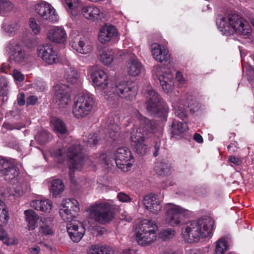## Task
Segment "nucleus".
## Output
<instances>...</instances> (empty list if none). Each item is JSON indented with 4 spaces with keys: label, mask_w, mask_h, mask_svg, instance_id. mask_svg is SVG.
Wrapping results in <instances>:
<instances>
[{
    "label": "nucleus",
    "mask_w": 254,
    "mask_h": 254,
    "mask_svg": "<svg viewBox=\"0 0 254 254\" xmlns=\"http://www.w3.org/2000/svg\"><path fill=\"white\" fill-rule=\"evenodd\" d=\"M193 139L198 143H202L203 142L202 137L198 133H195L194 134Z\"/></svg>",
    "instance_id": "62"
},
{
    "label": "nucleus",
    "mask_w": 254,
    "mask_h": 254,
    "mask_svg": "<svg viewBox=\"0 0 254 254\" xmlns=\"http://www.w3.org/2000/svg\"><path fill=\"white\" fill-rule=\"evenodd\" d=\"M122 254H136V252L130 249H126L123 251Z\"/></svg>",
    "instance_id": "64"
},
{
    "label": "nucleus",
    "mask_w": 254,
    "mask_h": 254,
    "mask_svg": "<svg viewBox=\"0 0 254 254\" xmlns=\"http://www.w3.org/2000/svg\"><path fill=\"white\" fill-rule=\"evenodd\" d=\"M237 146L238 143L237 142H235L233 143H231L230 144H229L227 148L229 151H231L232 152H235L236 151V149H233V148L235 147V148L237 149L238 147Z\"/></svg>",
    "instance_id": "61"
},
{
    "label": "nucleus",
    "mask_w": 254,
    "mask_h": 254,
    "mask_svg": "<svg viewBox=\"0 0 254 254\" xmlns=\"http://www.w3.org/2000/svg\"><path fill=\"white\" fill-rule=\"evenodd\" d=\"M78 202L74 198L64 199L59 208V214L61 218L65 222L69 223L74 221L73 218L79 212Z\"/></svg>",
    "instance_id": "16"
},
{
    "label": "nucleus",
    "mask_w": 254,
    "mask_h": 254,
    "mask_svg": "<svg viewBox=\"0 0 254 254\" xmlns=\"http://www.w3.org/2000/svg\"><path fill=\"white\" fill-rule=\"evenodd\" d=\"M52 135L47 130L42 129L35 135V140L40 144H45L52 138Z\"/></svg>",
    "instance_id": "42"
},
{
    "label": "nucleus",
    "mask_w": 254,
    "mask_h": 254,
    "mask_svg": "<svg viewBox=\"0 0 254 254\" xmlns=\"http://www.w3.org/2000/svg\"><path fill=\"white\" fill-rule=\"evenodd\" d=\"M67 232L74 242H78L83 237L85 228L83 224L77 220L71 221L66 225Z\"/></svg>",
    "instance_id": "26"
},
{
    "label": "nucleus",
    "mask_w": 254,
    "mask_h": 254,
    "mask_svg": "<svg viewBox=\"0 0 254 254\" xmlns=\"http://www.w3.org/2000/svg\"><path fill=\"white\" fill-rule=\"evenodd\" d=\"M35 87L38 91H42L45 88V83L41 79H37L34 81Z\"/></svg>",
    "instance_id": "53"
},
{
    "label": "nucleus",
    "mask_w": 254,
    "mask_h": 254,
    "mask_svg": "<svg viewBox=\"0 0 254 254\" xmlns=\"http://www.w3.org/2000/svg\"><path fill=\"white\" fill-rule=\"evenodd\" d=\"M41 27L36 22L33 21V33L37 35L40 33Z\"/></svg>",
    "instance_id": "60"
},
{
    "label": "nucleus",
    "mask_w": 254,
    "mask_h": 254,
    "mask_svg": "<svg viewBox=\"0 0 254 254\" xmlns=\"http://www.w3.org/2000/svg\"><path fill=\"white\" fill-rule=\"evenodd\" d=\"M80 12L84 18L92 21H101L105 17L100 9L92 4L83 5Z\"/></svg>",
    "instance_id": "25"
},
{
    "label": "nucleus",
    "mask_w": 254,
    "mask_h": 254,
    "mask_svg": "<svg viewBox=\"0 0 254 254\" xmlns=\"http://www.w3.org/2000/svg\"><path fill=\"white\" fill-rule=\"evenodd\" d=\"M9 220V214L4 202L0 199V227L5 226Z\"/></svg>",
    "instance_id": "37"
},
{
    "label": "nucleus",
    "mask_w": 254,
    "mask_h": 254,
    "mask_svg": "<svg viewBox=\"0 0 254 254\" xmlns=\"http://www.w3.org/2000/svg\"><path fill=\"white\" fill-rule=\"evenodd\" d=\"M5 52L8 55L10 62L15 64H22L28 59V54L24 51L22 46L12 40L9 41L5 46Z\"/></svg>",
    "instance_id": "17"
},
{
    "label": "nucleus",
    "mask_w": 254,
    "mask_h": 254,
    "mask_svg": "<svg viewBox=\"0 0 254 254\" xmlns=\"http://www.w3.org/2000/svg\"><path fill=\"white\" fill-rule=\"evenodd\" d=\"M47 37L51 42L63 44L66 41L67 34L63 27L54 26L48 31Z\"/></svg>",
    "instance_id": "28"
},
{
    "label": "nucleus",
    "mask_w": 254,
    "mask_h": 254,
    "mask_svg": "<svg viewBox=\"0 0 254 254\" xmlns=\"http://www.w3.org/2000/svg\"><path fill=\"white\" fill-rule=\"evenodd\" d=\"M186 254H201V251L198 249L187 250Z\"/></svg>",
    "instance_id": "63"
},
{
    "label": "nucleus",
    "mask_w": 254,
    "mask_h": 254,
    "mask_svg": "<svg viewBox=\"0 0 254 254\" xmlns=\"http://www.w3.org/2000/svg\"><path fill=\"white\" fill-rule=\"evenodd\" d=\"M20 26L16 21H8L4 20L1 25L2 32L6 35L13 37L16 35Z\"/></svg>",
    "instance_id": "32"
},
{
    "label": "nucleus",
    "mask_w": 254,
    "mask_h": 254,
    "mask_svg": "<svg viewBox=\"0 0 254 254\" xmlns=\"http://www.w3.org/2000/svg\"><path fill=\"white\" fill-rule=\"evenodd\" d=\"M107 94L106 99L111 105L117 103L119 98L126 100L134 99L137 94V87L134 83L130 81H117L111 85L109 91L106 90Z\"/></svg>",
    "instance_id": "6"
},
{
    "label": "nucleus",
    "mask_w": 254,
    "mask_h": 254,
    "mask_svg": "<svg viewBox=\"0 0 254 254\" xmlns=\"http://www.w3.org/2000/svg\"><path fill=\"white\" fill-rule=\"evenodd\" d=\"M152 75L160 82L162 90L166 93H171L174 89V76L173 73L165 67L157 64L152 69Z\"/></svg>",
    "instance_id": "12"
},
{
    "label": "nucleus",
    "mask_w": 254,
    "mask_h": 254,
    "mask_svg": "<svg viewBox=\"0 0 254 254\" xmlns=\"http://www.w3.org/2000/svg\"><path fill=\"white\" fill-rule=\"evenodd\" d=\"M212 223L211 220L189 221L182 229L181 235L188 243L197 242L200 239L211 235Z\"/></svg>",
    "instance_id": "4"
},
{
    "label": "nucleus",
    "mask_w": 254,
    "mask_h": 254,
    "mask_svg": "<svg viewBox=\"0 0 254 254\" xmlns=\"http://www.w3.org/2000/svg\"><path fill=\"white\" fill-rule=\"evenodd\" d=\"M214 254H224L229 248L227 241L224 238H221L215 242Z\"/></svg>",
    "instance_id": "43"
},
{
    "label": "nucleus",
    "mask_w": 254,
    "mask_h": 254,
    "mask_svg": "<svg viewBox=\"0 0 254 254\" xmlns=\"http://www.w3.org/2000/svg\"><path fill=\"white\" fill-rule=\"evenodd\" d=\"M101 247L98 245H92L88 250V254H101Z\"/></svg>",
    "instance_id": "56"
},
{
    "label": "nucleus",
    "mask_w": 254,
    "mask_h": 254,
    "mask_svg": "<svg viewBox=\"0 0 254 254\" xmlns=\"http://www.w3.org/2000/svg\"><path fill=\"white\" fill-rule=\"evenodd\" d=\"M14 5L9 0H0V15H5L13 10Z\"/></svg>",
    "instance_id": "44"
},
{
    "label": "nucleus",
    "mask_w": 254,
    "mask_h": 254,
    "mask_svg": "<svg viewBox=\"0 0 254 254\" xmlns=\"http://www.w3.org/2000/svg\"><path fill=\"white\" fill-rule=\"evenodd\" d=\"M172 107L176 116L184 121L187 118V114L184 111V108L189 109L191 114L197 112L200 109V105L196 100L191 95L187 97L177 98V101L172 102Z\"/></svg>",
    "instance_id": "13"
},
{
    "label": "nucleus",
    "mask_w": 254,
    "mask_h": 254,
    "mask_svg": "<svg viewBox=\"0 0 254 254\" xmlns=\"http://www.w3.org/2000/svg\"><path fill=\"white\" fill-rule=\"evenodd\" d=\"M154 170L159 176H167L172 171V166L168 161H159L156 163Z\"/></svg>",
    "instance_id": "34"
},
{
    "label": "nucleus",
    "mask_w": 254,
    "mask_h": 254,
    "mask_svg": "<svg viewBox=\"0 0 254 254\" xmlns=\"http://www.w3.org/2000/svg\"><path fill=\"white\" fill-rule=\"evenodd\" d=\"M145 96L146 111L152 115L161 113L166 116L168 112V107L162 101L160 96L156 92L152 87L148 85L145 89Z\"/></svg>",
    "instance_id": "11"
},
{
    "label": "nucleus",
    "mask_w": 254,
    "mask_h": 254,
    "mask_svg": "<svg viewBox=\"0 0 254 254\" xmlns=\"http://www.w3.org/2000/svg\"><path fill=\"white\" fill-rule=\"evenodd\" d=\"M94 105L92 95L88 93H80L75 98L72 107V114L77 119H83L90 115Z\"/></svg>",
    "instance_id": "9"
},
{
    "label": "nucleus",
    "mask_w": 254,
    "mask_h": 254,
    "mask_svg": "<svg viewBox=\"0 0 254 254\" xmlns=\"http://www.w3.org/2000/svg\"><path fill=\"white\" fill-rule=\"evenodd\" d=\"M50 127L53 131L57 134H64L67 131L64 123L61 119L56 117L51 118Z\"/></svg>",
    "instance_id": "33"
},
{
    "label": "nucleus",
    "mask_w": 254,
    "mask_h": 254,
    "mask_svg": "<svg viewBox=\"0 0 254 254\" xmlns=\"http://www.w3.org/2000/svg\"><path fill=\"white\" fill-rule=\"evenodd\" d=\"M176 79L178 84L183 85L187 82V79L180 71H177L176 73Z\"/></svg>",
    "instance_id": "54"
},
{
    "label": "nucleus",
    "mask_w": 254,
    "mask_h": 254,
    "mask_svg": "<svg viewBox=\"0 0 254 254\" xmlns=\"http://www.w3.org/2000/svg\"><path fill=\"white\" fill-rule=\"evenodd\" d=\"M229 161L230 162L238 166L240 165L241 163L240 159L234 156H230L229 158Z\"/></svg>",
    "instance_id": "58"
},
{
    "label": "nucleus",
    "mask_w": 254,
    "mask_h": 254,
    "mask_svg": "<svg viewBox=\"0 0 254 254\" xmlns=\"http://www.w3.org/2000/svg\"><path fill=\"white\" fill-rule=\"evenodd\" d=\"M35 12L43 19L53 23L59 21V16L56 9L45 1L40 2L35 5Z\"/></svg>",
    "instance_id": "20"
},
{
    "label": "nucleus",
    "mask_w": 254,
    "mask_h": 254,
    "mask_svg": "<svg viewBox=\"0 0 254 254\" xmlns=\"http://www.w3.org/2000/svg\"><path fill=\"white\" fill-rule=\"evenodd\" d=\"M13 77L16 82H21L24 78V75L17 70H14L13 71Z\"/></svg>",
    "instance_id": "55"
},
{
    "label": "nucleus",
    "mask_w": 254,
    "mask_h": 254,
    "mask_svg": "<svg viewBox=\"0 0 254 254\" xmlns=\"http://www.w3.org/2000/svg\"><path fill=\"white\" fill-rule=\"evenodd\" d=\"M125 69L129 75L136 76L140 74L143 65L137 58H131L127 62Z\"/></svg>",
    "instance_id": "31"
},
{
    "label": "nucleus",
    "mask_w": 254,
    "mask_h": 254,
    "mask_svg": "<svg viewBox=\"0 0 254 254\" xmlns=\"http://www.w3.org/2000/svg\"><path fill=\"white\" fill-rule=\"evenodd\" d=\"M188 129V126L186 122H179L175 120L172 125V133L173 135H180Z\"/></svg>",
    "instance_id": "40"
},
{
    "label": "nucleus",
    "mask_w": 254,
    "mask_h": 254,
    "mask_svg": "<svg viewBox=\"0 0 254 254\" xmlns=\"http://www.w3.org/2000/svg\"><path fill=\"white\" fill-rule=\"evenodd\" d=\"M24 214L25 215V220L28 223V229L29 230H31L32 224V210L28 209L26 210L24 212Z\"/></svg>",
    "instance_id": "50"
},
{
    "label": "nucleus",
    "mask_w": 254,
    "mask_h": 254,
    "mask_svg": "<svg viewBox=\"0 0 254 254\" xmlns=\"http://www.w3.org/2000/svg\"><path fill=\"white\" fill-rule=\"evenodd\" d=\"M62 4L68 13H72L79 5L80 0H61Z\"/></svg>",
    "instance_id": "45"
},
{
    "label": "nucleus",
    "mask_w": 254,
    "mask_h": 254,
    "mask_svg": "<svg viewBox=\"0 0 254 254\" xmlns=\"http://www.w3.org/2000/svg\"><path fill=\"white\" fill-rule=\"evenodd\" d=\"M33 230L39 227V230L42 235H50L53 233L51 218H46L39 216L33 212Z\"/></svg>",
    "instance_id": "23"
},
{
    "label": "nucleus",
    "mask_w": 254,
    "mask_h": 254,
    "mask_svg": "<svg viewBox=\"0 0 254 254\" xmlns=\"http://www.w3.org/2000/svg\"><path fill=\"white\" fill-rule=\"evenodd\" d=\"M115 52L113 49H106L100 52L99 59L100 61L106 65L111 64L114 58Z\"/></svg>",
    "instance_id": "35"
},
{
    "label": "nucleus",
    "mask_w": 254,
    "mask_h": 254,
    "mask_svg": "<svg viewBox=\"0 0 254 254\" xmlns=\"http://www.w3.org/2000/svg\"><path fill=\"white\" fill-rule=\"evenodd\" d=\"M90 74L96 90L99 93L102 92L101 94H103L106 99L107 96L106 90L109 91L112 85V83H108L107 74L104 70L98 69H93L91 70Z\"/></svg>",
    "instance_id": "18"
},
{
    "label": "nucleus",
    "mask_w": 254,
    "mask_h": 254,
    "mask_svg": "<svg viewBox=\"0 0 254 254\" xmlns=\"http://www.w3.org/2000/svg\"><path fill=\"white\" fill-rule=\"evenodd\" d=\"M112 155L101 154L95 161L103 167H106L110 163L115 162L117 166L124 172L128 171L132 167L134 162L133 157L130 150L127 147H120Z\"/></svg>",
    "instance_id": "5"
},
{
    "label": "nucleus",
    "mask_w": 254,
    "mask_h": 254,
    "mask_svg": "<svg viewBox=\"0 0 254 254\" xmlns=\"http://www.w3.org/2000/svg\"><path fill=\"white\" fill-rule=\"evenodd\" d=\"M165 222L170 226L178 227L182 225L184 218L190 215L189 210L173 203H167L164 206Z\"/></svg>",
    "instance_id": "10"
},
{
    "label": "nucleus",
    "mask_w": 254,
    "mask_h": 254,
    "mask_svg": "<svg viewBox=\"0 0 254 254\" xmlns=\"http://www.w3.org/2000/svg\"><path fill=\"white\" fill-rule=\"evenodd\" d=\"M158 231L157 224L150 220L145 219L139 222L135 232V239L138 244L148 245L156 239Z\"/></svg>",
    "instance_id": "8"
},
{
    "label": "nucleus",
    "mask_w": 254,
    "mask_h": 254,
    "mask_svg": "<svg viewBox=\"0 0 254 254\" xmlns=\"http://www.w3.org/2000/svg\"><path fill=\"white\" fill-rule=\"evenodd\" d=\"M2 127L7 130H12L13 129H19V128L16 127L14 125L9 123H4L2 125Z\"/></svg>",
    "instance_id": "59"
},
{
    "label": "nucleus",
    "mask_w": 254,
    "mask_h": 254,
    "mask_svg": "<svg viewBox=\"0 0 254 254\" xmlns=\"http://www.w3.org/2000/svg\"><path fill=\"white\" fill-rule=\"evenodd\" d=\"M113 250L109 247H101V254H113Z\"/></svg>",
    "instance_id": "57"
},
{
    "label": "nucleus",
    "mask_w": 254,
    "mask_h": 254,
    "mask_svg": "<svg viewBox=\"0 0 254 254\" xmlns=\"http://www.w3.org/2000/svg\"><path fill=\"white\" fill-rule=\"evenodd\" d=\"M56 104L60 108L68 106L70 102V95L68 87L65 84H58L53 87Z\"/></svg>",
    "instance_id": "19"
},
{
    "label": "nucleus",
    "mask_w": 254,
    "mask_h": 254,
    "mask_svg": "<svg viewBox=\"0 0 254 254\" xmlns=\"http://www.w3.org/2000/svg\"><path fill=\"white\" fill-rule=\"evenodd\" d=\"M176 232L173 228H167L163 230L159 233V237L164 241L172 239L175 236Z\"/></svg>",
    "instance_id": "46"
},
{
    "label": "nucleus",
    "mask_w": 254,
    "mask_h": 254,
    "mask_svg": "<svg viewBox=\"0 0 254 254\" xmlns=\"http://www.w3.org/2000/svg\"><path fill=\"white\" fill-rule=\"evenodd\" d=\"M115 120H117V117L115 116L114 121L112 119H106L102 124L103 130L100 132V134L105 139L108 140L111 138L115 140L120 135V128L117 124L115 123Z\"/></svg>",
    "instance_id": "22"
},
{
    "label": "nucleus",
    "mask_w": 254,
    "mask_h": 254,
    "mask_svg": "<svg viewBox=\"0 0 254 254\" xmlns=\"http://www.w3.org/2000/svg\"><path fill=\"white\" fill-rule=\"evenodd\" d=\"M245 68L248 80L250 82H254V68L250 64L246 65Z\"/></svg>",
    "instance_id": "49"
},
{
    "label": "nucleus",
    "mask_w": 254,
    "mask_h": 254,
    "mask_svg": "<svg viewBox=\"0 0 254 254\" xmlns=\"http://www.w3.org/2000/svg\"><path fill=\"white\" fill-rule=\"evenodd\" d=\"M8 83L7 79L0 76V98L4 102L8 99Z\"/></svg>",
    "instance_id": "41"
},
{
    "label": "nucleus",
    "mask_w": 254,
    "mask_h": 254,
    "mask_svg": "<svg viewBox=\"0 0 254 254\" xmlns=\"http://www.w3.org/2000/svg\"><path fill=\"white\" fill-rule=\"evenodd\" d=\"M29 27L25 28L23 30L22 42L25 46L30 49L32 47V18H29Z\"/></svg>",
    "instance_id": "36"
},
{
    "label": "nucleus",
    "mask_w": 254,
    "mask_h": 254,
    "mask_svg": "<svg viewBox=\"0 0 254 254\" xmlns=\"http://www.w3.org/2000/svg\"><path fill=\"white\" fill-rule=\"evenodd\" d=\"M114 205L110 201H97L88 208L86 211L89 218L101 224H106L114 218Z\"/></svg>",
    "instance_id": "7"
},
{
    "label": "nucleus",
    "mask_w": 254,
    "mask_h": 254,
    "mask_svg": "<svg viewBox=\"0 0 254 254\" xmlns=\"http://www.w3.org/2000/svg\"><path fill=\"white\" fill-rule=\"evenodd\" d=\"M37 52L38 56L48 64L52 65L59 61L57 52L50 44H44L38 46Z\"/></svg>",
    "instance_id": "21"
},
{
    "label": "nucleus",
    "mask_w": 254,
    "mask_h": 254,
    "mask_svg": "<svg viewBox=\"0 0 254 254\" xmlns=\"http://www.w3.org/2000/svg\"><path fill=\"white\" fill-rule=\"evenodd\" d=\"M100 141V140L98 138L97 133H90L88 134L86 139L87 144L89 145L90 146H94Z\"/></svg>",
    "instance_id": "48"
},
{
    "label": "nucleus",
    "mask_w": 254,
    "mask_h": 254,
    "mask_svg": "<svg viewBox=\"0 0 254 254\" xmlns=\"http://www.w3.org/2000/svg\"><path fill=\"white\" fill-rule=\"evenodd\" d=\"M142 204L146 210L154 214H158L162 209L160 201L153 193L144 195L142 199Z\"/></svg>",
    "instance_id": "27"
},
{
    "label": "nucleus",
    "mask_w": 254,
    "mask_h": 254,
    "mask_svg": "<svg viewBox=\"0 0 254 254\" xmlns=\"http://www.w3.org/2000/svg\"><path fill=\"white\" fill-rule=\"evenodd\" d=\"M33 208L45 213H50L53 208L52 202L47 199L33 195Z\"/></svg>",
    "instance_id": "30"
},
{
    "label": "nucleus",
    "mask_w": 254,
    "mask_h": 254,
    "mask_svg": "<svg viewBox=\"0 0 254 254\" xmlns=\"http://www.w3.org/2000/svg\"><path fill=\"white\" fill-rule=\"evenodd\" d=\"M19 174V169L15 166L14 159L0 156V176L14 184L18 182Z\"/></svg>",
    "instance_id": "14"
},
{
    "label": "nucleus",
    "mask_w": 254,
    "mask_h": 254,
    "mask_svg": "<svg viewBox=\"0 0 254 254\" xmlns=\"http://www.w3.org/2000/svg\"><path fill=\"white\" fill-rule=\"evenodd\" d=\"M0 240L8 246L10 244L6 232L1 228H0Z\"/></svg>",
    "instance_id": "52"
},
{
    "label": "nucleus",
    "mask_w": 254,
    "mask_h": 254,
    "mask_svg": "<svg viewBox=\"0 0 254 254\" xmlns=\"http://www.w3.org/2000/svg\"><path fill=\"white\" fill-rule=\"evenodd\" d=\"M150 49L153 59L157 62L162 63L169 60L170 55L164 46L155 43L151 44Z\"/></svg>",
    "instance_id": "29"
},
{
    "label": "nucleus",
    "mask_w": 254,
    "mask_h": 254,
    "mask_svg": "<svg viewBox=\"0 0 254 254\" xmlns=\"http://www.w3.org/2000/svg\"><path fill=\"white\" fill-rule=\"evenodd\" d=\"M136 122L130 132L131 145L135 152L141 155L145 154L148 151V147L144 143V135L155 133L159 131L157 124L143 117L139 112L135 114Z\"/></svg>",
    "instance_id": "1"
},
{
    "label": "nucleus",
    "mask_w": 254,
    "mask_h": 254,
    "mask_svg": "<svg viewBox=\"0 0 254 254\" xmlns=\"http://www.w3.org/2000/svg\"><path fill=\"white\" fill-rule=\"evenodd\" d=\"M216 22L218 29L223 34L229 35L235 33L248 39V42L254 40L250 24L238 14H231L227 17L219 15Z\"/></svg>",
    "instance_id": "3"
},
{
    "label": "nucleus",
    "mask_w": 254,
    "mask_h": 254,
    "mask_svg": "<svg viewBox=\"0 0 254 254\" xmlns=\"http://www.w3.org/2000/svg\"><path fill=\"white\" fill-rule=\"evenodd\" d=\"M83 148L81 145L76 143L71 145L67 152L65 153V149L64 147L55 148L50 150V154L54 160L59 163H62L66 157L68 158L69 168V176L71 182L76 184L77 182L74 180L73 173L75 171H80L84 164L85 161L89 162L88 159L83 157L82 153Z\"/></svg>",
    "instance_id": "2"
},
{
    "label": "nucleus",
    "mask_w": 254,
    "mask_h": 254,
    "mask_svg": "<svg viewBox=\"0 0 254 254\" xmlns=\"http://www.w3.org/2000/svg\"><path fill=\"white\" fill-rule=\"evenodd\" d=\"M117 198L118 200L122 202H129L131 200L129 195L123 192H120L118 194Z\"/></svg>",
    "instance_id": "51"
},
{
    "label": "nucleus",
    "mask_w": 254,
    "mask_h": 254,
    "mask_svg": "<svg viewBox=\"0 0 254 254\" xmlns=\"http://www.w3.org/2000/svg\"><path fill=\"white\" fill-rule=\"evenodd\" d=\"M26 189L25 185L18 183L13 186V190L11 191L10 195H12L16 197H19L22 195L25 192Z\"/></svg>",
    "instance_id": "47"
},
{
    "label": "nucleus",
    "mask_w": 254,
    "mask_h": 254,
    "mask_svg": "<svg viewBox=\"0 0 254 254\" xmlns=\"http://www.w3.org/2000/svg\"><path fill=\"white\" fill-rule=\"evenodd\" d=\"M64 78L67 82L74 84L78 81L79 75L73 67L68 66L64 70Z\"/></svg>",
    "instance_id": "38"
},
{
    "label": "nucleus",
    "mask_w": 254,
    "mask_h": 254,
    "mask_svg": "<svg viewBox=\"0 0 254 254\" xmlns=\"http://www.w3.org/2000/svg\"><path fill=\"white\" fill-rule=\"evenodd\" d=\"M69 44L73 50L82 54L90 53L93 49L87 38L77 30H72L71 31Z\"/></svg>",
    "instance_id": "15"
},
{
    "label": "nucleus",
    "mask_w": 254,
    "mask_h": 254,
    "mask_svg": "<svg viewBox=\"0 0 254 254\" xmlns=\"http://www.w3.org/2000/svg\"><path fill=\"white\" fill-rule=\"evenodd\" d=\"M64 185L63 182L60 179H55L51 182L50 191L53 195L56 197L64 191Z\"/></svg>",
    "instance_id": "39"
},
{
    "label": "nucleus",
    "mask_w": 254,
    "mask_h": 254,
    "mask_svg": "<svg viewBox=\"0 0 254 254\" xmlns=\"http://www.w3.org/2000/svg\"><path fill=\"white\" fill-rule=\"evenodd\" d=\"M118 37V30L116 26L111 24H105L99 30L98 38L102 44L113 42Z\"/></svg>",
    "instance_id": "24"
}]
</instances>
